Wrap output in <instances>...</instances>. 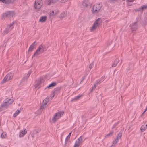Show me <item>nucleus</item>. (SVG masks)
<instances>
[{
    "mask_svg": "<svg viewBox=\"0 0 147 147\" xmlns=\"http://www.w3.org/2000/svg\"><path fill=\"white\" fill-rule=\"evenodd\" d=\"M13 102L12 99L7 98L4 100L3 104L1 105L0 108H7L9 105L12 104Z\"/></svg>",
    "mask_w": 147,
    "mask_h": 147,
    "instance_id": "nucleus-1",
    "label": "nucleus"
},
{
    "mask_svg": "<svg viewBox=\"0 0 147 147\" xmlns=\"http://www.w3.org/2000/svg\"><path fill=\"white\" fill-rule=\"evenodd\" d=\"M45 48V46L43 44L40 45L33 55L32 58L35 56L37 57L38 55L42 53L44 51Z\"/></svg>",
    "mask_w": 147,
    "mask_h": 147,
    "instance_id": "nucleus-2",
    "label": "nucleus"
},
{
    "mask_svg": "<svg viewBox=\"0 0 147 147\" xmlns=\"http://www.w3.org/2000/svg\"><path fill=\"white\" fill-rule=\"evenodd\" d=\"M42 5V1L41 0H36L34 4L35 9L37 11H39Z\"/></svg>",
    "mask_w": 147,
    "mask_h": 147,
    "instance_id": "nucleus-3",
    "label": "nucleus"
},
{
    "mask_svg": "<svg viewBox=\"0 0 147 147\" xmlns=\"http://www.w3.org/2000/svg\"><path fill=\"white\" fill-rule=\"evenodd\" d=\"M64 113L63 111H61L56 113L53 117V121L55 122L61 117V116Z\"/></svg>",
    "mask_w": 147,
    "mask_h": 147,
    "instance_id": "nucleus-4",
    "label": "nucleus"
},
{
    "mask_svg": "<svg viewBox=\"0 0 147 147\" xmlns=\"http://www.w3.org/2000/svg\"><path fill=\"white\" fill-rule=\"evenodd\" d=\"M13 76V73L11 72L9 73L7 75H6L5 77L3 79L2 83H5L7 81L9 80H10L11 79Z\"/></svg>",
    "mask_w": 147,
    "mask_h": 147,
    "instance_id": "nucleus-5",
    "label": "nucleus"
},
{
    "mask_svg": "<svg viewBox=\"0 0 147 147\" xmlns=\"http://www.w3.org/2000/svg\"><path fill=\"white\" fill-rule=\"evenodd\" d=\"M101 22V19L100 18H98L94 24L93 26L90 29V31H93L96 28L98 27Z\"/></svg>",
    "mask_w": 147,
    "mask_h": 147,
    "instance_id": "nucleus-6",
    "label": "nucleus"
},
{
    "mask_svg": "<svg viewBox=\"0 0 147 147\" xmlns=\"http://www.w3.org/2000/svg\"><path fill=\"white\" fill-rule=\"evenodd\" d=\"M100 9L101 6L99 4L95 5L92 8V12L94 13H97L99 11Z\"/></svg>",
    "mask_w": 147,
    "mask_h": 147,
    "instance_id": "nucleus-7",
    "label": "nucleus"
},
{
    "mask_svg": "<svg viewBox=\"0 0 147 147\" xmlns=\"http://www.w3.org/2000/svg\"><path fill=\"white\" fill-rule=\"evenodd\" d=\"M14 15V12L13 11H8L3 14L4 17L9 18L13 16Z\"/></svg>",
    "mask_w": 147,
    "mask_h": 147,
    "instance_id": "nucleus-8",
    "label": "nucleus"
},
{
    "mask_svg": "<svg viewBox=\"0 0 147 147\" xmlns=\"http://www.w3.org/2000/svg\"><path fill=\"white\" fill-rule=\"evenodd\" d=\"M122 136V134L121 133H119L117 136L116 138L115 139L114 141L113 142V144L111 146V147L114 146L118 142V140L121 139Z\"/></svg>",
    "mask_w": 147,
    "mask_h": 147,
    "instance_id": "nucleus-9",
    "label": "nucleus"
},
{
    "mask_svg": "<svg viewBox=\"0 0 147 147\" xmlns=\"http://www.w3.org/2000/svg\"><path fill=\"white\" fill-rule=\"evenodd\" d=\"M82 136H80L76 142L74 147H78L80 144L82 142Z\"/></svg>",
    "mask_w": 147,
    "mask_h": 147,
    "instance_id": "nucleus-10",
    "label": "nucleus"
},
{
    "mask_svg": "<svg viewBox=\"0 0 147 147\" xmlns=\"http://www.w3.org/2000/svg\"><path fill=\"white\" fill-rule=\"evenodd\" d=\"M131 29V31L134 32L138 28V26L136 22H134L131 25H130Z\"/></svg>",
    "mask_w": 147,
    "mask_h": 147,
    "instance_id": "nucleus-11",
    "label": "nucleus"
},
{
    "mask_svg": "<svg viewBox=\"0 0 147 147\" xmlns=\"http://www.w3.org/2000/svg\"><path fill=\"white\" fill-rule=\"evenodd\" d=\"M105 80L104 77H102L100 79L97 80L95 84L97 86L102 82Z\"/></svg>",
    "mask_w": 147,
    "mask_h": 147,
    "instance_id": "nucleus-12",
    "label": "nucleus"
},
{
    "mask_svg": "<svg viewBox=\"0 0 147 147\" xmlns=\"http://www.w3.org/2000/svg\"><path fill=\"white\" fill-rule=\"evenodd\" d=\"M59 12L58 10L57 9L55 10L52 11L50 13V16H53L57 14Z\"/></svg>",
    "mask_w": 147,
    "mask_h": 147,
    "instance_id": "nucleus-13",
    "label": "nucleus"
},
{
    "mask_svg": "<svg viewBox=\"0 0 147 147\" xmlns=\"http://www.w3.org/2000/svg\"><path fill=\"white\" fill-rule=\"evenodd\" d=\"M35 42H34L32 43V45L30 46L29 47V49L28 50V52H30L32 51V50L34 49V46H35Z\"/></svg>",
    "mask_w": 147,
    "mask_h": 147,
    "instance_id": "nucleus-14",
    "label": "nucleus"
},
{
    "mask_svg": "<svg viewBox=\"0 0 147 147\" xmlns=\"http://www.w3.org/2000/svg\"><path fill=\"white\" fill-rule=\"evenodd\" d=\"M35 42H34L32 43V45L30 46L29 47V49L28 50V52H30L32 51V50L34 49V46H35Z\"/></svg>",
    "mask_w": 147,
    "mask_h": 147,
    "instance_id": "nucleus-15",
    "label": "nucleus"
},
{
    "mask_svg": "<svg viewBox=\"0 0 147 147\" xmlns=\"http://www.w3.org/2000/svg\"><path fill=\"white\" fill-rule=\"evenodd\" d=\"M35 42H34L32 43V45L30 46L29 47V49L28 50V52H30L32 51V50L34 49V46H35Z\"/></svg>",
    "mask_w": 147,
    "mask_h": 147,
    "instance_id": "nucleus-16",
    "label": "nucleus"
},
{
    "mask_svg": "<svg viewBox=\"0 0 147 147\" xmlns=\"http://www.w3.org/2000/svg\"><path fill=\"white\" fill-rule=\"evenodd\" d=\"M60 87H57L54 89V92H53L52 95L53 96H52V98L54 97L55 94L58 93L60 90Z\"/></svg>",
    "mask_w": 147,
    "mask_h": 147,
    "instance_id": "nucleus-17",
    "label": "nucleus"
},
{
    "mask_svg": "<svg viewBox=\"0 0 147 147\" xmlns=\"http://www.w3.org/2000/svg\"><path fill=\"white\" fill-rule=\"evenodd\" d=\"M119 61V59L117 58H116L115 60L113 63L112 66V67H114L116 66L118 64Z\"/></svg>",
    "mask_w": 147,
    "mask_h": 147,
    "instance_id": "nucleus-18",
    "label": "nucleus"
},
{
    "mask_svg": "<svg viewBox=\"0 0 147 147\" xmlns=\"http://www.w3.org/2000/svg\"><path fill=\"white\" fill-rule=\"evenodd\" d=\"M12 30V29L10 28V27L8 26L4 30V33L5 34H7L9 32L11 31Z\"/></svg>",
    "mask_w": 147,
    "mask_h": 147,
    "instance_id": "nucleus-19",
    "label": "nucleus"
},
{
    "mask_svg": "<svg viewBox=\"0 0 147 147\" xmlns=\"http://www.w3.org/2000/svg\"><path fill=\"white\" fill-rule=\"evenodd\" d=\"M66 13H65L64 12H62L59 16V18L61 19H63L66 16Z\"/></svg>",
    "mask_w": 147,
    "mask_h": 147,
    "instance_id": "nucleus-20",
    "label": "nucleus"
},
{
    "mask_svg": "<svg viewBox=\"0 0 147 147\" xmlns=\"http://www.w3.org/2000/svg\"><path fill=\"white\" fill-rule=\"evenodd\" d=\"M56 83L55 82H52L47 86V88H52L55 86L56 85Z\"/></svg>",
    "mask_w": 147,
    "mask_h": 147,
    "instance_id": "nucleus-21",
    "label": "nucleus"
},
{
    "mask_svg": "<svg viewBox=\"0 0 147 147\" xmlns=\"http://www.w3.org/2000/svg\"><path fill=\"white\" fill-rule=\"evenodd\" d=\"M88 0H84L82 3V5L84 7H86L88 5Z\"/></svg>",
    "mask_w": 147,
    "mask_h": 147,
    "instance_id": "nucleus-22",
    "label": "nucleus"
},
{
    "mask_svg": "<svg viewBox=\"0 0 147 147\" xmlns=\"http://www.w3.org/2000/svg\"><path fill=\"white\" fill-rule=\"evenodd\" d=\"M47 17L45 16L41 17L39 21L41 22H44L46 20Z\"/></svg>",
    "mask_w": 147,
    "mask_h": 147,
    "instance_id": "nucleus-23",
    "label": "nucleus"
},
{
    "mask_svg": "<svg viewBox=\"0 0 147 147\" xmlns=\"http://www.w3.org/2000/svg\"><path fill=\"white\" fill-rule=\"evenodd\" d=\"M147 128V124L145 125H142L140 128L141 131L142 132H144Z\"/></svg>",
    "mask_w": 147,
    "mask_h": 147,
    "instance_id": "nucleus-24",
    "label": "nucleus"
},
{
    "mask_svg": "<svg viewBox=\"0 0 147 147\" xmlns=\"http://www.w3.org/2000/svg\"><path fill=\"white\" fill-rule=\"evenodd\" d=\"M31 71H29L28 72V73L27 74V77H24L23 78V79L21 80V83L24 80L26 79H27L28 77H29V76H30V74H31Z\"/></svg>",
    "mask_w": 147,
    "mask_h": 147,
    "instance_id": "nucleus-25",
    "label": "nucleus"
},
{
    "mask_svg": "<svg viewBox=\"0 0 147 147\" xmlns=\"http://www.w3.org/2000/svg\"><path fill=\"white\" fill-rule=\"evenodd\" d=\"M82 96V95H78L77 96H76L74 98L72 99L71 101L73 100H77L79 99V98Z\"/></svg>",
    "mask_w": 147,
    "mask_h": 147,
    "instance_id": "nucleus-26",
    "label": "nucleus"
},
{
    "mask_svg": "<svg viewBox=\"0 0 147 147\" xmlns=\"http://www.w3.org/2000/svg\"><path fill=\"white\" fill-rule=\"evenodd\" d=\"M58 0H48V4L50 5L51 3H54L56 2Z\"/></svg>",
    "mask_w": 147,
    "mask_h": 147,
    "instance_id": "nucleus-27",
    "label": "nucleus"
},
{
    "mask_svg": "<svg viewBox=\"0 0 147 147\" xmlns=\"http://www.w3.org/2000/svg\"><path fill=\"white\" fill-rule=\"evenodd\" d=\"M7 136V134L5 132H3L1 134V137L3 138H5Z\"/></svg>",
    "mask_w": 147,
    "mask_h": 147,
    "instance_id": "nucleus-28",
    "label": "nucleus"
},
{
    "mask_svg": "<svg viewBox=\"0 0 147 147\" xmlns=\"http://www.w3.org/2000/svg\"><path fill=\"white\" fill-rule=\"evenodd\" d=\"M15 23V22H13L12 23L9 24L8 26L9 27H10V28H11V29H12L13 28V24Z\"/></svg>",
    "mask_w": 147,
    "mask_h": 147,
    "instance_id": "nucleus-29",
    "label": "nucleus"
},
{
    "mask_svg": "<svg viewBox=\"0 0 147 147\" xmlns=\"http://www.w3.org/2000/svg\"><path fill=\"white\" fill-rule=\"evenodd\" d=\"M15 23V22H13L12 23L9 24L8 26L9 27H10V28H11V29H12L13 28V24Z\"/></svg>",
    "mask_w": 147,
    "mask_h": 147,
    "instance_id": "nucleus-30",
    "label": "nucleus"
},
{
    "mask_svg": "<svg viewBox=\"0 0 147 147\" xmlns=\"http://www.w3.org/2000/svg\"><path fill=\"white\" fill-rule=\"evenodd\" d=\"M20 110L18 109L16 111L15 113L13 114V116L14 117H16L19 113L20 112Z\"/></svg>",
    "mask_w": 147,
    "mask_h": 147,
    "instance_id": "nucleus-31",
    "label": "nucleus"
},
{
    "mask_svg": "<svg viewBox=\"0 0 147 147\" xmlns=\"http://www.w3.org/2000/svg\"><path fill=\"white\" fill-rule=\"evenodd\" d=\"M146 8H147V6L144 5L141 6L138 9V10L140 11L142 9L143 10L144 9H146Z\"/></svg>",
    "mask_w": 147,
    "mask_h": 147,
    "instance_id": "nucleus-32",
    "label": "nucleus"
},
{
    "mask_svg": "<svg viewBox=\"0 0 147 147\" xmlns=\"http://www.w3.org/2000/svg\"><path fill=\"white\" fill-rule=\"evenodd\" d=\"M49 98H45L44 100H43V104L46 105H47V103L49 102Z\"/></svg>",
    "mask_w": 147,
    "mask_h": 147,
    "instance_id": "nucleus-33",
    "label": "nucleus"
},
{
    "mask_svg": "<svg viewBox=\"0 0 147 147\" xmlns=\"http://www.w3.org/2000/svg\"><path fill=\"white\" fill-rule=\"evenodd\" d=\"M46 105L43 104L41 105V106L40 107V109L42 110V111H43L44 109L46 107Z\"/></svg>",
    "mask_w": 147,
    "mask_h": 147,
    "instance_id": "nucleus-34",
    "label": "nucleus"
},
{
    "mask_svg": "<svg viewBox=\"0 0 147 147\" xmlns=\"http://www.w3.org/2000/svg\"><path fill=\"white\" fill-rule=\"evenodd\" d=\"M40 81H38L36 82V84L34 86V87L35 88H37L40 85Z\"/></svg>",
    "mask_w": 147,
    "mask_h": 147,
    "instance_id": "nucleus-35",
    "label": "nucleus"
},
{
    "mask_svg": "<svg viewBox=\"0 0 147 147\" xmlns=\"http://www.w3.org/2000/svg\"><path fill=\"white\" fill-rule=\"evenodd\" d=\"M21 133L23 134V135L27 133L26 129H24L23 130L21 131Z\"/></svg>",
    "mask_w": 147,
    "mask_h": 147,
    "instance_id": "nucleus-36",
    "label": "nucleus"
},
{
    "mask_svg": "<svg viewBox=\"0 0 147 147\" xmlns=\"http://www.w3.org/2000/svg\"><path fill=\"white\" fill-rule=\"evenodd\" d=\"M94 62L93 61L90 64V65L89 66V68L90 69H91L92 68V67H93L94 65Z\"/></svg>",
    "mask_w": 147,
    "mask_h": 147,
    "instance_id": "nucleus-37",
    "label": "nucleus"
},
{
    "mask_svg": "<svg viewBox=\"0 0 147 147\" xmlns=\"http://www.w3.org/2000/svg\"><path fill=\"white\" fill-rule=\"evenodd\" d=\"M16 0H6L7 4H9L13 2Z\"/></svg>",
    "mask_w": 147,
    "mask_h": 147,
    "instance_id": "nucleus-38",
    "label": "nucleus"
},
{
    "mask_svg": "<svg viewBox=\"0 0 147 147\" xmlns=\"http://www.w3.org/2000/svg\"><path fill=\"white\" fill-rule=\"evenodd\" d=\"M97 86V85L96 84H94V86L93 87H92V89L91 90V92H92V90L94 89H95L96 88V87Z\"/></svg>",
    "mask_w": 147,
    "mask_h": 147,
    "instance_id": "nucleus-39",
    "label": "nucleus"
},
{
    "mask_svg": "<svg viewBox=\"0 0 147 147\" xmlns=\"http://www.w3.org/2000/svg\"><path fill=\"white\" fill-rule=\"evenodd\" d=\"M70 138V137H69V136H67L65 139V143H66L67 141H68V140Z\"/></svg>",
    "mask_w": 147,
    "mask_h": 147,
    "instance_id": "nucleus-40",
    "label": "nucleus"
},
{
    "mask_svg": "<svg viewBox=\"0 0 147 147\" xmlns=\"http://www.w3.org/2000/svg\"><path fill=\"white\" fill-rule=\"evenodd\" d=\"M113 133V132H111L110 133H109V134H107L106 136V137H107V136H111L112 134Z\"/></svg>",
    "mask_w": 147,
    "mask_h": 147,
    "instance_id": "nucleus-41",
    "label": "nucleus"
},
{
    "mask_svg": "<svg viewBox=\"0 0 147 147\" xmlns=\"http://www.w3.org/2000/svg\"><path fill=\"white\" fill-rule=\"evenodd\" d=\"M1 1L3 3H7L6 0H2Z\"/></svg>",
    "mask_w": 147,
    "mask_h": 147,
    "instance_id": "nucleus-42",
    "label": "nucleus"
},
{
    "mask_svg": "<svg viewBox=\"0 0 147 147\" xmlns=\"http://www.w3.org/2000/svg\"><path fill=\"white\" fill-rule=\"evenodd\" d=\"M118 124V123H115L114 125H113V128H114L116 126V125H117V124Z\"/></svg>",
    "mask_w": 147,
    "mask_h": 147,
    "instance_id": "nucleus-43",
    "label": "nucleus"
},
{
    "mask_svg": "<svg viewBox=\"0 0 147 147\" xmlns=\"http://www.w3.org/2000/svg\"><path fill=\"white\" fill-rule=\"evenodd\" d=\"M86 77V76H83L82 78V79L81 80V82H82V81H83L84 80V79Z\"/></svg>",
    "mask_w": 147,
    "mask_h": 147,
    "instance_id": "nucleus-44",
    "label": "nucleus"
},
{
    "mask_svg": "<svg viewBox=\"0 0 147 147\" xmlns=\"http://www.w3.org/2000/svg\"><path fill=\"white\" fill-rule=\"evenodd\" d=\"M134 0H127V1L129 2H133Z\"/></svg>",
    "mask_w": 147,
    "mask_h": 147,
    "instance_id": "nucleus-45",
    "label": "nucleus"
},
{
    "mask_svg": "<svg viewBox=\"0 0 147 147\" xmlns=\"http://www.w3.org/2000/svg\"><path fill=\"white\" fill-rule=\"evenodd\" d=\"M71 132H71L70 133H69V134L68 135V136H69V137H70L71 135Z\"/></svg>",
    "mask_w": 147,
    "mask_h": 147,
    "instance_id": "nucleus-46",
    "label": "nucleus"
},
{
    "mask_svg": "<svg viewBox=\"0 0 147 147\" xmlns=\"http://www.w3.org/2000/svg\"><path fill=\"white\" fill-rule=\"evenodd\" d=\"M146 111H145V110L144 111V112H143V113H142V115H143L144 113L146 112Z\"/></svg>",
    "mask_w": 147,
    "mask_h": 147,
    "instance_id": "nucleus-47",
    "label": "nucleus"
},
{
    "mask_svg": "<svg viewBox=\"0 0 147 147\" xmlns=\"http://www.w3.org/2000/svg\"><path fill=\"white\" fill-rule=\"evenodd\" d=\"M147 110V107L145 109V111H146Z\"/></svg>",
    "mask_w": 147,
    "mask_h": 147,
    "instance_id": "nucleus-48",
    "label": "nucleus"
},
{
    "mask_svg": "<svg viewBox=\"0 0 147 147\" xmlns=\"http://www.w3.org/2000/svg\"><path fill=\"white\" fill-rule=\"evenodd\" d=\"M21 134H20L19 135V136H20V137H21V136H21Z\"/></svg>",
    "mask_w": 147,
    "mask_h": 147,
    "instance_id": "nucleus-49",
    "label": "nucleus"
},
{
    "mask_svg": "<svg viewBox=\"0 0 147 147\" xmlns=\"http://www.w3.org/2000/svg\"><path fill=\"white\" fill-rule=\"evenodd\" d=\"M36 133H38V132L37 131H36Z\"/></svg>",
    "mask_w": 147,
    "mask_h": 147,
    "instance_id": "nucleus-50",
    "label": "nucleus"
},
{
    "mask_svg": "<svg viewBox=\"0 0 147 147\" xmlns=\"http://www.w3.org/2000/svg\"><path fill=\"white\" fill-rule=\"evenodd\" d=\"M2 0H0V1H1Z\"/></svg>",
    "mask_w": 147,
    "mask_h": 147,
    "instance_id": "nucleus-51",
    "label": "nucleus"
}]
</instances>
